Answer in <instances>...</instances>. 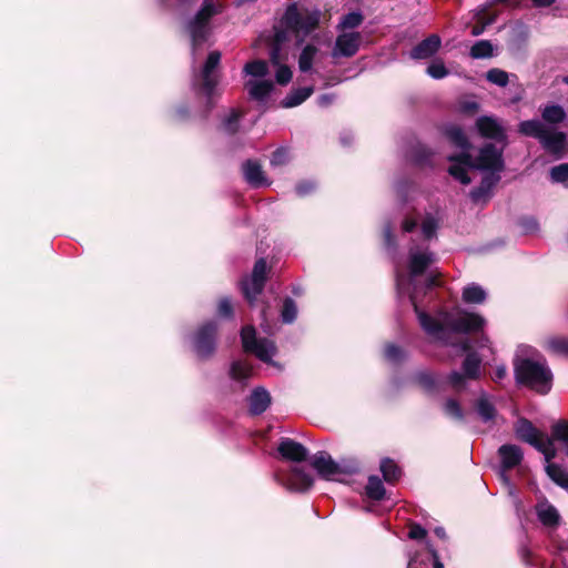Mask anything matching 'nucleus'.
Returning <instances> with one entry per match:
<instances>
[{
    "mask_svg": "<svg viewBox=\"0 0 568 568\" xmlns=\"http://www.w3.org/2000/svg\"><path fill=\"white\" fill-rule=\"evenodd\" d=\"M266 262L260 258L255 262L252 275L242 282V291L250 303L262 293L266 281Z\"/></svg>",
    "mask_w": 568,
    "mask_h": 568,
    "instance_id": "ddd939ff",
    "label": "nucleus"
},
{
    "mask_svg": "<svg viewBox=\"0 0 568 568\" xmlns=\"http://www.w3.org/2000/svg\"><path fill=\"white\" fill-rule=\"evenodd\" d=\"M545 347L547 351L557 354H568V338L561 336H552L545 341Z\"/></svg>",
    "mask_w": 568,
    "mask_h": 568,
    "instance_id": "72a5a7b5",
    "label": "nucleus"
},
{
    "mask_svg": "<svg viewBox=\"0 0 568 568\" xmlns=\"http://www.w3.org/2000/svg\"><path fill=\"white\" fill-rule=\"evenodd\" d=\"M480 363L481 359L476 353L467 354L463 363V373L453 372L448 379L452 386L456 389H463L465 387L466 379H476L480 375Z\"/></svg>",
    "mask_w": 568,
    "mask_h": 568,
    "instance_id": "2eb2a0df",
    "label": "nucleus"
},
{
    "mask_svg": "<svg viewBox=\"0 0 568 568\" xmlns=\"http://www.w3.org/2000/svg\"><path fill=\"white\" fill-rule=\"evenodd\" d=\"M384 353L385 357L392 363H398L404 358V352L393 344L387 345Z\"/></svg>",
    "mask_w": 568,
    "mask_h": 568,
    "instance_id": "de8ad7c7",
    "label": "nucleus"
},
{
    "mask_svg": "<svg viewBox=\"0 0 568 568\" xmlns=\"http://www.w3.org/2000/svg\"><path fill=\"white\" fill-rule=\"evenodd\" d=\"M359 32H342L337 36L332 50L333 58H351L357 53L361 45Z\"/></svg>",
    "mask_w": 568,
    "mask_h": 568,
    "instance_id": "f3484780",
    "label": "nucleus"
},
{
    "mask_svg": "<svg viewBox=\"0 0 568 568\" xmlns=\"http://www.w3.org/2000/svg\"><path fill=\"white\" fill-rule=\"evenodd\" d=\"M417 223L415 220L413 219H406L404 222H403V231L405 232H412L415 227H416Z\"/></svg>",
    "mask_w": 568,
    "mask_h": 568,
    "instance_id": "052dcab7",
    "label": "nucleus"
},
{
    "mask_svg": "<svg viewBox=\"0 0 568 568\" xmlns=\"http://www.w3.org/2000/svg\"><path fill=\"white\" fill-rule=\"evenodd\" d=\"M244 73L246 75L255 77V78H263L268 73V65L263 60H254L251 62H247L244 65Z\"/></svg>",
    "mask_w": 568,
    "mask_h": 568,
    "instance_id": "4c0bfd02",
    "label": "nucleus"
},
{
    "mask_svg": "<svg viewBox=\"0 0 568 568\" xmlns=\"http://www.w3.org/2000/svg\"><path fill=\"white\" fill-rule=\"evenodd\" d=\"M217 324L207 322L199 327L193 337V348L196 355L202 358H209L215 351Z\"/></svg>",
    "mask_w": 568,
    "mask_h": 568,
    "instance_id": "f8f14e48",
    "label": "nucleus"
},
{
    "mask_svg": "<svg viewBox=\"0 0 568 568\" xmlns=\"http://www.w3.org/2000/svg\"><path fill=\"white\" fill-rule=\"evenodd\" d=\"M486 78L489 82L498 85V87H506L508 84V73L500 69H490Z\"/></svg>",
    "mask_w": 568,
    "mask_h": 568,
    "instance_id": "37998d69",
    "label": "nucleus"
},
{
    "mask_svg": "<svg viewBox=\"0 0 568 568\" xmlns=\"http://www.w3.org/2000/svg\"><path fill=\"white\" fill-rule=\"evenodd\" d=\"M240 113L236 110H231L230 114L223 120V129L227 133H234L239 126Z\"/></svg>",
    "mask_w": 568,
    "mask_h": 568,
    "instance_id": "49530a36",
    "label": "nucleus"
},
{
    "mask_svg": "<svg viewBox=\"0 0 568 568\" xmlns=\"http://www.w3.org/2000/svg\"><path fill=\"white\" fill-rule=\"evenodd\" d=\"M245 88L253 100L265 102L273 90V83L270 80H250L245 83Z\"/></svg>",
    "mask_w": 568,
    "mask_h": 568,
    "instance_id": "b1692460",
    "label": "nucleus"
},
{
    "mask_svg": "<svg viewBox=\"0 0 568 568\" xmlns=\"http://www.w3.org/2000/svg\"><path fill=\"white\" fill-rule=\"evenodd\" d=\"M366 494L369 498L381 500L385 495L383 481L377 476H371L366 485Z\"/></svg>",
    "mask_w": 568,
    "mask_h": 568,
    "instance_id": "c9c22d12",
    "label": "nucleus"
},
{
    "mask_svg": "<svg viewBox=\"0 0 568 568\" xmlns=\"http://www.w3.org/2000/svg\"><path fill=\"white\" fill-rule=\"evenodd\" d=\"M519 132L538 139L542 148L556 158L562 156L566 144L565 133L554 130L538 120L520 122Z\"/></svg>",
    "mask_w": 568,
    "mask_h": 568,
    "instance_id": "423d86ee",
    "label": "nucleus"
},
{
    "mask_svg": "<svg viewBox=\"0 0 568 568\" xmlns=\"http://www.w3.org/2000/svg\"><path fill=\"white\" fill-rule=\"evenodd\" d=\"M495 21V18H490L487 21H484L483 26H475L471 30V36L477 37L484 32V29L491 24Z\"/></svg>",
    "mask_w": 568,
    "mask_h": 568,
    "instance_id": "6e6d98bb",
    "label": "nucleus"
},
{
    "mask_svg": "<svg viewBox=\"0 0 568 568\" xmlns=\"http://www.w3.org/2000/svg\"><path fill=\"white\" fill-rule=\"evenodd\" d=\"M539 521L547 527H557L560 520L558 510L547 500L539 501L536 506Z\"/></svg>",
    "mask_w": 568,
    "mask_h": 568,
    "instance_id": "5701e85b",
    "label": "nucleus"
},
{
    "mask_svg": "<svg viewBox=\"0 0 568 568\" xmlns=\"http://www.w3.org/2000/svg\"><path fill=\"white\" fill-rule=\"evenodd\" d=\"M514 365L518 384L526 385L540 394H547L550 390L552 373L544 358H517Z\"/></svg>",
    "mask_w": 568,
    "mask_h": 568,
    "instance_id": "20e7f679",
    "label": "nucleus"
},
{
    "mask_svg": "<svg viewBox=\"0 0 568 568\" xmlns=\"http://www.w3.org/2000/svg\"><path fill=\"white\" fill-rule=\"evenodd\" d=\"M241 338L246 352L253 353L260 361L281 369V365L273 361L276 354L275 344L268 338H257L253 326L242 328Z\"/></svg>",
    "mask_w": 568,
    "mask_h": 568,
    "instance_id": "9d476101",
    "label": "nucleus"
},
{
    "mask_svg": "<svg viewBox=\"0 0 568 568\" xmlns=\"http://www.w3.org/2000/svg\"><path fill=\"white\" fill-rule=\"evenodd\" d=\"M554 2L555 0H532L535 7H548Z\"/></svg>",
    "mask_w": 568,
    "mask_h": 568,
    "instance_id": "e2e57ef3",
    "label": "nucleus"
},
{
    "mask_svg": "<svg viewBox=\"0 0 568 568\" xmlns=\"http://www.w3.org/2000/svg\"><path fill=\"white\" fill-rule=\"evenodd\" d=\"M252 366L244 361H234L230 367V377L236 382H244L250 378Z\"/></svg>",
    "mask_w": 568,
    "mask_h": 568,
    "instance_id": "7c9ffc66",
    "label": "nucleus"
},
{
    "mask_svg": "<svg viewBox=\"0 0 568 568\" xmlns=\"http://www.w3.org/2000/svg\"><path fill=\"white\" fill-rule=\"evenodd\" d=\"M442 40L437 34H432L410 51V58L415 60H424L433 57L440 48Z\"/></svg>",
    "mask_w": 568,
    "mask_h": 568,
    "instance_id": "412c9836",
    "label": "nucleus"
},
{
    "mask_svg": "<svg viewBox=\"0 0 568 568\" xmlns=\"http://www.w3.org/2000/svg\"><path fill=\"white\" fill-rule=\"evenodd\" d=\"M526 230L527 231H534L537 229V224L534 220H529L526 222V225H525Z\"/></svg>",
    "mask_w": 568,
    "mask_h": 568,
    "instance_id": "338daca9",
    "label": "nucleus"
},
{
    "mask_svg": "<svg viewBox=\"0 0 568 568\" xmlns=\"http://www.w3.org/2000/svg\"><path fill=\"white\" fill-rule=\"evenodd\" d=\"M250 412L254 415L262 414L271 404V396L262 387L255 388L250 396Z\"/></svg>",
    "mask_w": 568,
    "mask_h": 568,
    "instance_id": "393cba45",
    "label": "nucleus"
},
{
    "mask_svg": "<svg viewBox=\"0 0 568 568\" xmlns=\"http://www.w3.org/2000/svg\"><path fill=\"white\" fill-rule=\"evenodd\" d=\"M311 464L317 474L326 480L343 481L344 476L352 475L358 470L356 459L351 458L335 462L326 452L316 453Z\"/></svg>",
    "mask_w": 568,
    "mask_h": 568,
    "instance_id": "6e6552de",
    "label": "nucleus"
},
{
    "mask_svg": "<svg viewBox=\"0 0 568 568\" xmlns=\"http://www.w3.org/2000/svg\"><path fill=\"white\" fill-rule=\"evenodd\" d=\"M498 454L501 459V471L500 478L507 485L509 494L513 495L514 487L510 484L506 471L518 466L524 457L523 450L516 445H503L498 449Z\"/></svg>",
    "mask_w": 568,
    "mask_h": 568,
    "instance_id": "dca6fc26",
    "label": "nucleus"
},
{
    "mask_svg": "<svg viewBox=\"0 0 568 568\" xmlns=\"http://www.w3.org/2000/svg\"><path fill=\"white\" fill-rule=\"evenodd\" d=\"M515 433L520 440L530 444L542 453L546 462L556 457L557 450L552 440L546 434L539 432L528 419H518L515 425Z\"/></svg>",
    "mask_w": 568,
    "mask_h": 568,
    "instance_id": "1a4fd4ad",
    "label": "nucleus"
},
{
    "mask_svg": "<svg viewBox=\"0 0 568 568\" xmlns=\"http://www.w3.org/2000/svg\"><path fill=\"white\" fill-rule=\"evenodd\" d=\"M384 239H385V244L387 246H395V241H394V237H393V234H392L390 226H386L385 227V230H384Z\"/></svg>",
    "mask_w": 568,
    "mask_h": 568,
    "instance_id": "bf43d9fd",
    "label": "nucleus"
},
{
    "mask_svg": "<svg viewBox=\"0 0 568 568\" xmlns=\"http://www.w3.org/2000/svg\"><path fill=\"white\" fill-rule=\"evenodd\" d=\"M541 115L546 122L556 124L564 121L566 113L560 105L554 104L546 106Z\"/></svg>",
    "mask_w": 568,
    "mask_h": 568,
    "instance_id": "e433bc0d",
    "label": "nucleus"
},
{
    "mask_svg": "<svg viewBox=\"0 0 568 568\" xmlns=\"http://www.w3.org/2000/svg\"><path fill=\"white\" fill-rule=\"evenodd\" d=\"M407 568H418L417 567V558L416 557H410L409 558Z\"/></svg>",
    "mask_w": 568,
    "mask_h": 568,
    "instance_id": "774afa93",
    "label": "nucleus"
},
{
    "mask_svg": "<svg viewBox=\"0 0 568 568\" xmlns=\"http://www.w3.org/2000/svg\"><path fill=\"white\" fill-rule=\"evenodd\" d=\"M547 475L559 486L568 487V470L560 465L547 462Z\"/></svg>",
    "mask_w": 568,
    "mask_h": 568,
    "instance_id": "c85d7f7f",
    "label": "nucleus"
},
{
    "mask_svg": "<svg viewBox=\"0 0 568 568\" xmlns=\"http://www.w3.org/2000/svg\"><path fill=\"white\" fill-rule=\"evenodd\" d=\"M494 48L490 41L480 40L477 41L470 49V57L473 59H486L493 55Z\"/></svg>",
    "mask_w": 568,
    "mask_h": 568,
    "instance_id": "f704fd0d",
    "label": "nucleus"
},
{
    "mask_svg": "<svg viewBox=\"0 0 568 568\" xmlns=\"http://www.w3.org/2000/svg\"><path fill=\"white\" fill-rule=\"evenodd\" d=\"M462 110L467 113H474L478 110V103L475 101H465L462 104Z\"/></svg>",
    "mask_w": 568,
    "mask_h": 568,
    "instance_id": "4d7b16f0",
    "label": "nucleus"
},
{
    "mask_svg": "<svg viewBox=\"0 0 568 568\" xmlns=\"http://www.w3.org/2000/svg\"><path fill=\"white\" fill-rule=\"evenodd\" d=\"M295 190L300 196H305L315 190V183L312 181H303L296 185Z\"/></svg>",
    "mask_w": 568,
    "mask_h": 568,
    "instance_id": "603ef678",
    "label": "nucleus"
},
{
    "mask_svg": "<svg viewBox=\"0 0 568 568\" xmlns=\"http://www.w3.org/2000/svg\"><path fill=\"white\" fill-rule=\"evenodd\" d=\"M504 168L501 150H497L494 144H486L480 151L476 161L471 162L469 169H478L489 171L484 175L480 185L471 190L470 197L475 203H486L490 196L493 189L499 182L498 172Z\"/></svg>",
    "mask_w": 568,
    "mask_h": 568,
    "instance_id": "f03ea898",
    "label": "nucleus"
},
{
    "mask_svg": "<svg viewBox=\"0 0 568 568\" xmlns=\"http://www.w3.org/2000/svg\"><path fill=\"white\" fill-rule=\"evenodd\" d=\"M476 128L478 133L485 138L494 140L496 143H500V148L494 145L497 150L504 149L506 144V133L499 121L491 116H480L476 121Z\"/></svg>",
    "mask_w": 568,
    "mask_h": 568,
    "instance_id": "a211bd4d",
    "label": "nucleus"
},
{
    "mask_svg": "<svg viewBox=\"0 0 568 568\" xmlns=\"http://www.w3.org/2000/svg\"><path fill=\"white\" fill-rule=\"evenodd\" d=\"M427 547H428V550H429V552L432 554V556H433V558L435 560L434 568H444V565L437 558L436 550L430 545H428Z\"/></svg>",
    "mask_w": 568,
    "mask_h": 568,
    "instance_id": "680f3d73",
    "label": "nucleus"
},
{
    "mask_svg": "<svg viewBox=\"0 0 568 568\" xmlns=\"http://www.w3.org/2000/svg\"><path fill=\"white\" fill-rule=\"evenodd\" d=\"M463 300L469 304H479L486 300V292L481 286L473 283L463 290Z\"/></svg>",
    "mask_w": 568,
    "mask_h": 568,
    "instance_id": "c756f323",
    "label": "nucleus"
},
{
    "mask_svg": "<svg viewBox=\"0 0 568 568\" xmlns=\"http://www.w3.org/2000/svg\"><path fill=\"white\" fill-rule=\"evenodd\" d=\"M427 74L433 79H444L448 75V70L446 69L444 62L442 60H434L426 70Z\"/></svg>",
    "mask_w": 568,
    "mask_h": 568,
    "instance_id": "79ce46f5",
    "label": "nucleus"
},
{
    "mask_svg": "<svg viewBox=\"0 0 568 568\" xmlns=\"http://www.w3.org/2000/svg\"><path fill=\"white\" fill-rule=\"evenodd\" d=\"M287 41L286 32L277 30L273 37V43L270 51L271 63L276 68L275 80L278 84L285 85L292 79V71L285 61L288 59V52L285 43Z\"/></svg>",
    "mask_w": 568,
    "mask_h": 568,
    "instance_id": "9b49d317",
    "label": "nucleus"
},
{
    "mask_svg": "<svg viewBox=\"0 0 568 568\" xmlns=\"http://www.w3.org/2000/svg\"><path fill=\"white\" fill-rule=\"evenodd\" d=\"M313 87H305L294 89L290 94L282 101L284 108H294L303 103L313 93Z\"/></svg>",
    "mask_w": 568,
    "mask_h": 568,
    "instance_id": "a878e982",
    "label": "nucleus"
},
{
    "mask_svg": "<svg viewBox=\"0 0 568 568\" xmlns=\"http://www.w3.org/2000/svg\"><path fill=\"white\" fill-rule=\"evenodd\" d=\"M288 151L284 148L277 149L271 159V165L272 166H281L288 162Z\"/></svg>",
    "mask_w": 568,
    "mask_h": 568,
    "instance_id": "09e8293b",
    "label": "nucleus"
},
{
    "mask_svg": "<svg viewBox=\"0 0 568 568\" xmlns=\"http://www.w3.org/2000/svg\"><path fill=\"white\" fill-rule=\"evenodd\" d=\"M220 61L221 53L219 51L210 52L200 73V77L202 78V90L209 99L212 98L217 84V80L213 75V71L219 65Z\"/></svg>",
    "mask_w": 568,
    "mask_h": 568,
    "instance_id": "6ab92c4d",
    "label": "nucleus"
},
{
    "mask_svg": "<svg viewBox=\"0 0 568 568\" xmlns=\"http://www.w3.org/2000/svg\"><path fill=\"white\" fill-rule=\"evenodd\" d=\"M334 94H322L317 98L320 106H328L334 101Z\"/></svg>",
    "mask_w": 568,
    "mask_h": 568,
    "instance_id": "13d9d810",
    "label": "nucleus"
},
{
    "mask_svg": "<svg viewBox=\"0 0 568 568\" xmlns=\"http://www.w3.org/2000/svg\"><path fill=\"white\" fill-rule=\"evenodd\" d=\"M443 409H444V413L448 417H450L457 422L464 420L463 409H462L460 405L455 399H452V398L447 399L444 404Z\"/></svg>",
    "mask_w": 568,
    "mask_h": 568,
    "instance_id": "a19ab883",
    "label": "nucleus"
},
{
    "mask_svg": "<svg viewBox=\"0 0 568 568\" xmlns=\"http://www.w3.org/2000/svg\"><path fill=\"white\" fill-rule=\"evenodd\" d=\"M222 4L217 0H204L199 11L186 21L185 30L191 38L192 54L195 55L196 50L210 37L212 28L211 19L222 12Z\"/></svg>",
    "mask_w": 568,
    "mask_h": 568,
    "instance_id": "39448f33",
    "label": "nucleus"
},
{
    "mask_svg": "<svg viewBox=\"0 0 568 568\" xmlns=\"http://www.w3.org/2000/svg\"><path fill=\"white\" fill-rule=\"evenodd\" d=\"M418 383L426 389H429L434 385V378L430 374L420 373L418 376Z\"/></svg>",
    "mask_w": 568,
    "mask_h": 568,
    "instance_id": "864d4df0",
    "label": "nucleus"
},
{
    "mask_svg": "<svg viewBox=\"0 0 568 568\" xmlns=\"http://www.w3.org/2000/svg\"><path fill=\"white\" fill-rule=\"evenodd\" d=\"M445 134L457 148L462 150V154L457 158L449 156V160L453 164L449 166V174L458 180L462 184H469L470 178L467 173V168L471 165L470 154L468 150L470 149V143L458 125H448L445 129Z\"/></svg>",
    "mask_w": 568,
    "mask_h": 568,
    "instance_id": "0eeeda50",
    "label": "nucleus"
},
{
    "mask_svg": "<svg viewBox=\"0 0 568 568\" xmlns=\"http://www.w3.org/2000/svg\"><path fill=\"white\" fill-rule=\"evenodd\" d=\"M426 285L428 288L434 287L437 285L436 275L430 273L429 276L426 280Z\"/></svg>",
    "mask_w": 568,
    "mask_h": 568,
    "instance_id": "0e129e2a",
    "label": "nucleus"
},
{
    "mask_svg": "<svg viewBox=\"0 0 568 568\" xmlns=\"http://www.w3.org/2000/svg\"><path fill=\"white\" fill-rule=\"evenodd\" d=\"M549 439L555 442H559L564 445L565 454L568 456V422L559 420L551 427V435L548 436Z\"/></svg>",
    "mask_w": 568,
    "mask_h": 568,
    "instance_id": "bb28decb",
    "label": "nucleus"
},
{
    "mask_svg": "<svg viewBox=\"0 0 568 568\" xmlns=\"http://www.w3.org/2000/svg\"><path fill=\"white\" fill-rule=\"evenodd\" d=\"M321 17L322 11L316 7L292 3L286 8L280 26L275 28L274 33L277 30H283L286 32L287 40L291 34H295L298 38V42H302L304 37L308 36L318 27Z\"/></svg>",
    "mask_w": 568,
    "mask_h": 568,
    "instance_id": "7ed1b4c3",
    "label": "nucleus"
},
{
    "mask_svg": "<svg viewBox=\"0 0 568 568\" xmlns=\"http://www.w3.org/2000/svg\"><path fill=\"white\" fill-rule=\"evenodd\" d=\"M476 409H477L479 417L484 422L493 420L496 417L495 406L493 405V403L490 402V398L486 394H483L478 398V400L476 403Z\"/></svg>",
    "mask_w": 568,
    "mask_h": 568,
    "instance_id": "cd10ccee",
    "label": "nucleus"
},
{
    "mask_svg": "<svg viewBox=\"0 0 568 568\" xmlns=\"http://www.w3.org/2000/svg\"><path fill=\"white\" fill-rule=\"evenodd\" d=\"M318 54V49L315 45L307 44L301 52L298 58V68L302 72H308L312 69L313 62Z\"/></svg>",
    "mask_w": 568,
    "mask_h": 568,
    "instance_id": "2f4dec72",
    "label": "nucleus"
},
{
    "mask_svg": "<svg viewBox=\"0 0 568 568\" xmlns=\"http://www.w3.org/2000/svg\"><path fill=\"white\" fill-rule=\"evenodd\" d=\"M427 535V531L425 528H423L420 525L412 524L408 531V537L410 539H424Z\"/></svg>",
    "mask_w": 568,
    "mask_h": 568,
    "instance_id": "3c124183",
    "label": "nucleus"
},
{
    "mask_svg": "<svg viewBox=\"0 0 568 568\" xmlns=\"http://www.w3.org/2000/svg\"><path fill=\"white\" fill-rule=\"evenodd\" d=\"M196 1L197 0H176L178 6L180 8H189V7H191Z\"/></svg>",
    "mask_w": 568,
    "mask_h": 568,
    "instance_id": "69168bd1",
    "label": "nucleus"
},
{
    "mask_svg": "<svg viewBox=\"0 0 568 568\" xmlns=\"http://www.w3.org/2000/svg\"><path fill=\"white\" fill-rule=\"evenodd\" d=\"M436 261L435 254L426 246H412L408 253V271L405 275L396 267V286L399 295L408 294L423 329L433 338L446 342L452 333H468L480 329L485 320L478 314L466 313L460 310L454 312H440L436 316L419 311L416 298L417 288L410 286L414 278L423 274Z\"/></svg>",
    "mask_w": 568,
    "mask_h": 568,
    "instance_id": "f257e3e1",
    "label": "nucleus"
},
{
    "mask_svg": "<svg viewBox=\"0 0 568 568\" xmlns=\"http://www.w3.org/2000/svg\"><path fill=\"white\" fill-rule=\"evenodd\" d=\"M550 178L556 183L568 184V163L554 166L550 170Z\"/></svg>",
    "mask_w": 568,
    "mask_h": 568,
    "instance_id": "a18cd8bd",
    "label": "nucleus"
},
{
    "mask_svg": "<svg viewBox=\"0 0 568 568\" xmlns=\"http://www.w3.org/2000/svg\"><path fill=\"white\" fill-rule=\"evenodd\" d=\"M297 315V307L292 298H286L283 304L282 320L284 323H293Z\"/></svg>",
    "mask_w": 568,
    "mask_h": 568,
    "instance_id": "c03bdc74",
    "label": "nucleus"
},
{
    "mask_svg": "<svg viewBox=\"0 0 568 568\" xmlns=\"http://www.w3.org/2000/svg\"><path fill=\"white\" fill-rule=\"evenodd\" d=\"M438 229V219L432 214H427L422 222V233L425 240H432L436 236Z\"/></svg>",
    "mask_w": 568,
    "mask_h": 568,
    "instance_id": "58836bf2",
    "label": "nucleus"
},
{
    "mask_svg": "<svg viewBox=\"0 0 568 568\" xmlns=\"http://www.w3.org/2000/svg\"><path fill=\"white\" fill-rule=\"evenodd\" d=\"M507 376V369L504 365H499L495 368L493 374V381L494 382H500Z\"/></svg>",
    "mask_w": 568,
    "mask_h": 568,
    "instance_id": "5fc2aeb1",
    "label": "nucleus"
},
{
    "mask_svg": "<svg viewBox=\"0 0 568 568\" xmlns=\"http://www.w3.org/2000/svg\"><path fill=\"white\" fill-rule=\"evenodd\" d=\"M381 471L387 483H394L400 477V469L397 464L390 458H384L381 462Z\"/></svg>",
    "mask_w": 568,
    "mask_h": 568,
    "instance_id": "473e14b6",
    "label": "nucleus"
},
{
    "mask_svg": "<svg viewBox=\"0 0 568 568\" xmlns=\"http://www.w3.org/2000/svg\"><path fill=\"white\" fill-rule=\"evenodd\" d=\"M277 450L280 455L291 462H303L307 457V449L291 438H282L278 443Z\"/></svg>",
    "mask_w": 568,
    "mask_h": 568,
    "instance_id": "aec40b11",
    "label": "nucleus"
},
{
    "mask_svg": "<svg viewBox=\"0 0 568 568\" xmlns=\"http://www.w3.org/2000/svg\"><path fill=\"white\" fill-rule=\"evenodd\" d=\"M243 174L245 181L254 186V187H261V186H267L270 185L268 180L264 175V172L261 168V165L256 161L248 160L243 164Z\"/></svg>",
    "mask_w": 568,
    "mask_h": 568,
    "instance_id": "4be33fe9",
    "label": "nucleus"
},
{
    "mask_svg": "<svg viewBox=\"0 0 568 568\" xmlns=\"http://www.w3.org/2000/svg\"><path fill=\"white\" fill-rule=\"evenodd\" d=\"M362 22H363V16L361 12H358V11L349 12L342 18V20L338 24V29H341V30L354 29V28H357L358 26H361Z\"/></svg>",
    "mask_w": 568,
    "mask_h": 568,
    "instance_id": "ea45409f",
    "label": "nucleus"
},
{
    "mask_svg": "<svg viewBox=\"0 0 568 568\" xmlns=\"http://www.w3.org/2000/svg\"><path fill=\"white\" fill-rule=\"evenodd\" d=\"M274 477L280 485L292 491H306L314 481L313 477L298 466L292 467L288 474L278 471Z\"/></svg>",
    "mask_w": 568,
    "mask_h": 568,
    "instance_id": "4468645a",
    "label": "nucleus"
},
{
    "mask_svg": "<svg viewBox=\"0 0 568 568\" xmlns=\"http://www.w3.org/2000/svg\"><path fill=\"white\" fill-rule=\"evenodd\" d=\"M217 313L222 317H231L233 314V306L231 300L229 297H223L220 300L217 305Z\"/></svg>",
    "mask_w": 568,
    "mask_h": 568,
    "instance_id": "8fccbe9b",
    "label": "nucleus"
}]
</instances>
